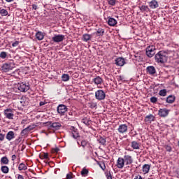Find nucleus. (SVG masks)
<instances>
[{"label":"nucleus","instance_id":"1","mask_svg":"<svg viewBox=\"0 0 179 179\" xmlns=\"http://www.w3.org/2000/svg\"><path fill=\"white\" fill-rule=\"evenodd\" d=\"M168 55L167 52L161 50L155 55V61L158 62V64H165V62H167Z\"/></svg>","mask_w":179,"mask_h":179},{"label":"nucleus","instance_id":"8","mask_svg":"<svg viewBox=\"0 0 179 179\" xmlns=\"http://www.w3.org/2000/svg\"><path fill=\"white\" fill-rule=\"evenodd\" d=\"M169 113H170V110L167 108H160L158 110V115H159V117H162V118H166V117L169 115Z\"/></svg>","mask_w":179,"mask_h":179},{"label":"nucleus","instance_id":"21","mask_svg":"<svg viewBox=\"0 0 179 179\" xmlns=\"http://www.w3.org/2000/svg\"><path fill=\"white\" fill-rule=\"evenodd\" d=\"M92 81L95 85H101V83H103V78L98 76L96 78H93Z\"/></svg>","mask_w":179,"mask_h":179},{"label":"nucleus","instance_id":"7","mask_svg":"<svg viewBox=\"0 0 179 179\" xmlns=\"http://www.w3.org/2000/svg\"><path fill=\"white\" fill-rule=\"evenodd\" d=\"M57 111L59 115H65V113L68 111V108L64 104H59L57 108Z\"/></svg>","mask_w":179,"mask_h":179},{"label":"nucleus","instance_id":"18","mask_svg":"<svg viewBox=\"0 0 179 179\" xmlns=\"http://www.w3.org/2000/svg\"><path fill=\"white\" fill-rule=\"evenodd\" d=\"M144 121H145V122H148V124H150V122L155 121V115H153L152 114L147 115L145 117Z\"/></svg>","mask_w":179,"mask_h":179},{"label":"nucleus","instance_id":"39","mask_svg":"<svg viewBox=\"0 0 179 179\" xmlns=\"http://www.w3.org/2000/svg\"><path fill=\"white\" fill-rule=\"evenodd\" d=\"M6 57H8V54L6 53V52H1L0 53V58L5 59V58H6Z\"/></svg>","mask_w":179,"mask_h":179},{"label":"nucleus","instance_id":"36","mask_svg":"<svg viewBox=\"0 0 179 179\" xmlns=\"http://www.w3.org/2000/svg\"><path fill=\"white\" fill-rule=\"evenodd\" d=\"M62 80H63V82H68V80H69V75L63 74L62 76Z\"/></svg>","mask_w":179,"mask_h":179},{"label":"nucleus","instance_id":"30","mask_svg":"<svg viewBox=\"0 0 179 179\" xmlns=\"http://www.w3.org/2000/svg\"><path fill=\"white\" fill-rule=\"evenodd\" d=\"M71 136L74 138L76 139V141H79V138H80V136L79 135V133L76 131H73L71 133Z\"/></svg>","mask_w":179,"mask_h":179},{"label":"nucleus","instance_id":"54","mask_svg":"<svg viewBox=\"0 0 179 179\" xmlns=\"http://www.w3.org/2000/svg\"><path fill=\"white\" fill-rule=\"evenodd\" d=\"M43 157H44V159H48V153H44Z\"/></svg>","mask_w":179,"mask_h":179},{"label":"nucleus","instance_id":"20","mask_svg":"<svg viewBox=\"0 0 179 179\" xmlns=\"http://www.w3.org/2000/svg\"><path fill=\"white\" fill-rule=\"evenodd\" d=\"M6 138L7 141H12V139H15V132L10 131L7 133Z\"/></svg>","mask_w":179,"mask_h":179},{"label":"nucleus","instance_id":"6","mask_svg":"<svg viewBox=\"0 0 179 179\" xmlns=\"http://www.w3.org/2000/svg\"><path fill=\"white\" fill-rule=\"evenodd\" d=\"M13 113V109L11 108H7L3 111L4 116L8 120H13V117H15V114Z\"/></svg>","mask_w":179,"mask_h":179},{"label":"nucleus","instance_id":"62","mask_svg":"<svg viewBox=\"0 0 179 179\" xmlns=\"http://www.w3.org/2000/svg\"><path fill=\"white\" fill-rule=\"evenodd\" d=\"M13 0H6V2H13Z\"/></svg>","mask_w":179,"mask_h":179},{"label":"nucleus","instance_id":"38","mask_svg":"<svg viewBox=\"0 0 179 179\" xmlns=\"http://www.w3.org/2000/svg\"><path fill=\"white\" fill-rule=\"evenodd\" d=\"M105 176L107 179H113V176H111V172L110 171H105Z\"/></svg>","mask_w":179,"mask_h":179},{"label":"nucleus","instance_id":"14","mask_svg":"<svg viewBox=\"0 0 179 179\" xmlns=\"http://www.w3.org/2000/svg\"><path fill=\"white\" fill-rule=\"evenodd\" d=\"M115 62L117 66H124V65H125V59L123 57H117L115 59Z\"/></svg>","mask_w":179,"mask_h":179},{"label":"nucleus","instance_id":"63","mask_svg":"<svg viewBox=\"0 0 179 179\" xmlns=\"http://www.w3.org/2000/svg\"><path fill=\"white\" fill-rule=\"evenodd\" d=\"M78 145H80L79 141H77Z\"/></svg>","mask_w":179,"mask_h":179},{"label":"nucleus","instance_id":"15","mask_svg":"<svg viewBox=\"0 0 179 179\" xmlns=\"http://www.w3.org/2000/svg\"><path fill=\"white\" fill-rule=\"evenodd\" d=\"M149 6L150 9H156L159 8V2L156 0H152L151 1L148 2Z\"/></svg>","mask_w":179,"mask_h":179},{"label":"nucleus","instance_id":"50","mask_svg":"<svg viewBox=\"0 0 179 179\" xmlns=\"http://www.w3.org/2000/svg\"><path fill=\"white\" fill-rule=\"evenodd\" d=\"M38 8L36 4H32V8L34 9V10H37Z\"/></svg>","mask_w":179,"mask_h":179},{"label":"nucleus","instance_id":"52","mask_svg":"<svg viewBox=\"0 0 179 179\" xmlns=\"http://www.w3.org/2000/svg\"><path fill=\"white\" fill-rule=\"evenodd\" d=\"M11 160H12L13 162H15V160H16V155H12V157H11Z\"/></svg>","mask_w":179,"mask_h":179},{"label":"nucleus","instance_id":"35","mask_svg":"<svg viewBox=\"0 0 179 179\" xmlns=\"http://www.w3.org/2000/svg\"><path fill=\"white\" fill-rule=\"evenodd\" d=\"M1 170L4 174H8V173H9V168L6 166H2Z\"/></svg>","mask_w":179,"mask_h":179},{"label":"nucleus","instance_id":"57","mask_svg":"<svg viewBox=\"0 0 179 179\" xmlns=\"http://www.w3.org/2000/svg\"><path fill=\"white\" fill-rule=\"evenodd\" d=\"M66 178H67V179H71V178H72V176H71V174L68 173V174L66 175Z\"/></svg>","mask_w":179,"mask_h":179},{"label":"nucleus","instance_id":"37","mask_svg":"<svg viewBox=\"0 0 179 179\" xmlns=\"http://www.w3.org/2000/svg\"><path fill=\"white\" fill-rule=\"evenodd\" d=\"M1 16H8V10L6 9L2 8L0 10Z\"/></svg>","mask_w":179,"mask_h":179},{"label":"nucleus","instance_id":"16","mask_svg":"<svg viewBox=\"0 0 179 179\" xmlns=\"http://www.w3.org/2000/svg\"><path fill=\"white\" fill-rule=\"evenodd\" d=\"M146 71L149 75H155L156 73V69L153 66H150L146 68Z\"/></svg>","mask_w":179,"mask_h":179},{"label":"nucleus","instance_id":"58","mask_svg":"<svg viewBox=\"0 0 179 179\" xmlns=\"http://www.w3.org/2000/svg\"><path fill=\"white\" fill-rule=\"evenodd\" d=\"M17 179H24V178H23V176L22 175H18Z\"/></svg>","mask_w":179,"mask_h":179},{"label":"nucleus","instance_id":"51","mask_svg":"<svg viewBox=\"0 0 179 179\" xmlns=\"http://www.w3.org/2000/svg\"><path fill=\"white\" fill-rule=\"evenodd\" d=\"M134 179H143L141 175H136Z\"/></svg>","mask_w":179,"mask_h":179},{"label":"nucleus","instance_id":"3","mask_svg":"<svg viewBox=\"0 0 179 179\" xmlns=\"http://www.w3.org/2000/svg\"><path fill=\"white\" fill-rule=\"evenodd\" d=\"M156 47L155 45H149L145 49V54L148 58H152L156 54Z\"/></svg>","mask_w":179,"mask_h":179},{"label":"nucleus","instance_id":"55","mask_svg":"<svg viewBox=\"0 0 179 179\" xmlns=\"http://www.w3.org/2000/svg\"><path fill=\"white\" fill-rule=\"evenodd\" d=\"M66 118H68V120H69V121H73V120H75V119H74L73 117H69V116H66Z\"/></svg>","mask_w":179,"mask_h":179},{"label":"nucleus","instance_id":"22","mask_svg":"<svg viewBox=\"0 0 179 179\" xmlns=\"http://www.w3.org/2000/svg\"><path fill=\"white\" fill-rule=\"evenodd\" d=\"M139 9L143 13H145V12H150V8H149V6H148L143 5L139 7Z\"/></svg>","mask_w":179,"mask_h":179},{"label":"nucleus","instance_id":"31","mask_svg":"<svg viewBox=\"0 0 179 179\" xmlns=\"http://www.w3.org/2000/svg\"><path fill=\"white\" fill-rule=\"evenodd\" d=\"M1 164H9L8 157H3L1 159Z\"/></svg>","mask_w":179,"mask_h":179},{"label":"nucleus","instance_id":"9","mask_svg":"<svg viewBox=\"0 0 179 179\" xmlns=\"http://www.w3.org/2000/svg\"><path fill=\"white\" fill-rule=\"evenodd\" d=\"M123 160L125 166H130V164L134 163V159L131 155H124Z\"/></svg>","mask_w":179,"mask_h":179},{"label":"nucleus","instance_id":"2","mask_svg":"<svg viewBox=\"0 0 179 179\" xmlns=\"http://www.w3.org/2000/svg\"><path fill=\"white\" fill-rule=\"evenodd\" d=\"M17 89L20 92L24 93L30 90V83L27 81L19 83L17 84Z\"/></svg>","mask_w":179,"mask_h":179},{"label":"nucleus","instance_id":"29","mask_svg":"<svg viewBox=\"0 0 179 179\" xmlns=\"http://www.w3.org/2000/svg\"><path fill=\"white\" fill-rule=\"evenodd\" d=\"M50 127L52 128H54L55 129H59L61 128L62 125L59 122H53L50 124Z\"/></svg>","mask_w":179,"mask_h":179},{"label":"nucleus","instance_id":"56","mask_svg":"<svg viewBox=\"0 0 179 179\" xmlns=\"http://www.w3.org/2000/svg\"><path fill=\"white\" fill-rule=\"evenodd\" d=\"M53 150H54V152H55V153H58L59 148H55Z\"/></svg>","mask_w":179,"mask_h":179},{"label":"nucleus","instance_id":"61","mask_svg":"<svg viewBox=\"0 0 179 179\" xmlns=\"http://www.w3.org/2000/svg\"><path fill=\"white\" fill-rule=\"evenodd\" d=\"M69 115H73V113L69 112Z\"/></svg>","mask_w":179,"mask_h":179},{"label":"nucleus","instance_id":"23","mask_svg":"<svg viewBox=\"0 0 179 179\" xmlns=\"http://www.w3.org/2000/svg\"><path fill=\"white\" fill-rule=\"evenodd\" d=\"M35 36L36 38H37L39 41H41V40L44 39V34H43L41 31L36 32Z\"/></svg>","mask_w":179,"mask_h":179},{"label":"nucleus","instance_id":"53","mask_svg":"<svg viewBox=\"0 0 179 179\" xmlns=\"http://www.w3.org/2000/svg\"><path fill=\"white\" fill-rule=\"evenodd\" d=\"M44 105H45V101H41L40 103H39V106L41 107L42 106H44Z\"/></svg>","mask_w":179,"mask_h":179},{"label":"nucleus","instance_id":"12","mask_svg":"<svg viewBox=\"0 0 179 179\" xmlns=\"http://www.w3.org/2000/svg\"><path fill=\"white\" fill-rule=\"evenodd\" d=\"M117 131L119 134H126V132H128V126L126 124H120Z\"/></svg>","mask_w":179,"mask_h":179},{"label":"nucleus","instance_id":"25","mask_svg":"<svg viewBox=\"0 0 179 179\" xmlns=\"http://www.w3.org/2000/svg\"><path fill=\"white\" fill-rule=\"evenodd\" d=\"M81 122H83V124H85L86 127H90V124H92V120L87 119V117H84L83 119H82Z\"/></svg>","mask_w":179,"mask_h":179},{"label":"nucleus","instance_id":"64","mask_svg":"<svg viewBox=\"0 0 179 179\" xmlns=\"http://www.w3.org/2000/svg\"><path fill=\"white\" fill-rule=\"evenodd\" d=\"M112 179H115V178H112Z\"/></svg>","mask_w":179,"mask_h":179},{"label":"nucleus","instance_id":"11","mask_svg":"<svg viewBox=\"0 0 179 179\" xmlns=\"http://www.w3.org/2000/svg\"><path fill=\"white\" fill-rule=\"evenodd\" d=\"M104 29L99 28L96 29V31L92 34V36H96V37H103L104 36Z\"/></svg>","mask_w":179,"mask_h":179},{"label":"nucleus","instance_id":"13","mask_svg":"<svg viewBox=\"0 0 179 179\" xmlns=\"http://www.w3.org/2000/svg\"><path fill=\"white\" fill-rule=\"evenodd\" d=\"M124 166H125L124 158L119 157L116 162V166L117 167V169H124Z\"/></svg>","mask_w":179,"mask_h":179},{"label":"nucleus","instance_id":"28","mask_svg":"<svg viewBox=\"0 0 179 179\" xmlns=\"http://www.w3.org/2000/svg\"><path fill=\"white\" fill-rule=\"evenodd\" d=\"M97 141L100 145H102L103 146H106V143L107 142L106 140V138L103 136H100L99 138H97Z\"/></svg>","mask_w":179,"mask_h":179},{"label":"nucleus","instance_id":"42","mask_svg":"<svg viewBox=\"0 0 179 179\" xmlns=\"http://www.w3.org/2000/svg\"><path fill=\"white\" fill-rule=\"evenodd\" d=\"M164 148L166 149V152H171V150H173V148L169 145H165Z\"/></svg>","mask_w":179,"mask_h":179},{"label":"nucleus","instance_id":"60","mask_svg":"<svg viewBox=\"0 0 179 179\" xmlns=\"http://www.w3.org/2000/svg\"><path fill=\"white\" fill-rule=\"evenodd\" d=\"M25 123H26V120H22L21 124H25Z\"/></svg>","mask_w":179,"mask_h":179},{"label":"nucleus","instance_id":"41","mask_svg":"<svg viewBox=\"0 0 179 179\" xmlns=\"http://www.w3.org/2000/svg\"><path fill=\"white\" fill-rule=\"evenodd\" d=\"M90 108H96L97 107V103L95 102H91L89 103Z\"/></svg>","mask_w":179,"mask_h":179},{"label":"nucleus","instance_id":"49","mask_svg":"<svg viewBox=\"0 0 179 179\" xmlns=\"http://www.w3.org/2000/svg\"><path fill=\"white\" fill-rule=\"evenodd\" d=\"M27 129H24L22 131H21V135H26V134H27Z\"/></svg>","mask_w":179,"mask_h":179},{"label":"nucleus","instance_id":"17","mask_svg":"<svg viewBox=\"0 0 179 179\" xmlns=\"http://www.w3.org/2000/svg\"><path fill=\"white\" fill-rule=\"evenodd\" d=\"M166 101L169 104H173V103H174V101H176V96L169 95V96L166 97Z\"/></svg>","mask_w":179,"mask_h":179},{"label":"nucleus","instance_id":"44","mask_svg":"<svg viewBox=\"0 0 179 179\" xmlns=\"http://www.w3.org/2000/svg\"><path fill=\"white\" fill-rule=\"evenodd\" d=\"M116 3H117V1H115V0H109L108 1V4L110 5L111 6H115Z\"/></svg>","mask_w":179,"mask_h":179},{"label":"nucleus","instance_id":"43","mask_svg":"<svg viewBox=\"0 0 179 179\" xmlns=\"http://www.w3.org/2000/svg\"><path fill=\"white\" fill-rule=\"evenodd\" d=\"M87 145V141H86V140H83L81 141L82 148H86Z\"/></svg>","mask_w":179,"mask_h":179},{"label":"nucleus","instance_id":"33","mask_svg":"<svg viewBox=\"0 0 179 179\" xmlns=\"http://www.w3.org/2000/svg\"><path fill=\"white\" fill-rule=\"evenodd\" d=\"M159 95L162 96V97H166V96H167V90L166 89L161 90L159 92Z\"/></svg>","mask_w":179,"mask_h":179},{"label":"nucleus","instance_id":"34","mask_svg":"<svg viewBox=\"0 0 179 179\" xmlns=\"http://www.w3.org/2000/svg\"><path fill=\"white\" fill-rule=\"evenodd\" d=\"M81 176L83 177H86L89 174V170H87L86 168H83L80 172Z\"/></svg>","mask_w":179,"mask_h":179},{"label":"nucleus","instance_id":"45","mask_svg":"<svg viewBox=\"0 0 179 179\" xmlns=\"http://www.w3.org/2000/svg\"><path fill=\"white\" fill-rule=\"evenodd\" d=\"M25 129H27V132H29V131H33V129H34V125H29Z\"/></svg>","mask_w":179,"mask_h":179},{"label":"nucleus","instance_id":"4","mask_svg":"<svg viewBox=\"0 0 179 179\" xmlns=\"http://www.w3.org/2000/svg\"><path fill=\"white\" fill-rule=\"evenodd\" d=\"M15 68V63L13 62H8L5 63L1 66L2 71L3 72H9V71H12Z\"/></svg>","mask_w":179,"mask_h":179},{"label":"nucleus","instance_id":"47","mask_svg":"<svg viewBox=\"0 0 179 179\" xmlns=\"http://www.w3.org/2000/svg\"><path fill=\"white\" fill-rule=\"evenodd\" d=\"M5 139V134L0 133V141L1 142H3Z\"/></svg>","mask_w":179,"mask_h":179},{"label":"nucleus","instance_id":"26","mask_svg":"<svg viewBox=\"0 0 179 179\" xmlns=\"http://www.w3.org/2000/svg\"><path fill=\"white\" fill-rule=\"evenodd\" d=\"M18 170L19 171H23L27 170V165L24 163H20L18 166Z\"/></svg>","mask_w":179,"mask_h":179},{"label":"nucleus","instance_id":"5","mask_svg":"<svg viewBox=\"0 0 179 179\" xmlns=\"http://www.w3.org/2000/svg\"><path fill=\"white\" fill-rule=\"evenodd\" d=\"M95 99L99 101L104 100L106 99V92L102 90H98L95 92Z\"/></svg>","mask_w":179,"mask_h":179},{"label":"nucleus","instance_id":"19","mask_svg":"<svg viewBox=\"0 0 179 179\" xmlns=\"http://www.w3.org/2000/svg\"><path fill=\"white\" fill-rule=\"evenodd\" d=\"M117 20L113 18V17H108V24L109 26H112V27H114L115 26V24H117Z\"/></svg>","mask_w":179,"mask_h":179},{"label":"nucleus","instance_id":"59","mask_svg":"<svg viewBox=\"0 0 179 179\" xmlns=\"http://www.w3.org/2000/svg\"><path fill=\"white\" fill-rule=\"evenodd\" d=\"M15 141H16V142L20 143L21 141H22V138H21L20 137H19V138H17Z\"/></svg>","mask_w":179,"mask_h":179},{"label":"nucleus","instance_id":"46","mask_svg":"<svg viewBox=\"0 0 179 179\" xmlns=\"http://www.w3.org/2000/svg\"><path fill=\"white\" fill-rule=\"evenodd\" d=\"M98 164L99 167L101 169V170H103V171L106 170V164L103 163V166H102L101 164L98 162Z\"/></svg>","mask_w":179,"mask_h":179},{"label":"nucleus","instance_id":"32","mask_svg":"<svg viewBox=\"0 0 179 179\" xmlns=\"http://www.w3.org/2000/svg\"><path fill=\"white\" fill-rule=\"evenodd\" d=\"M131 146L134 150L139 149V143L136 141H132L131 144Z\"/></svg>","mask_w":179,"mask_h":179},{"label":"nucleus","instance_id":"48","mask_svg":"<svg viewBox=\"0 0 179 179\" xmlns=\"http://www.w3.org/2000/svg\"><path fill=\"white\" fill-rule=\"evenodd\" d=\"M19 45V41H16L12 43V47H17Z\"/></svg>","mask_w":179,"mask_h":179},{"label":"nucleus","instance_id":"40","mask_svg":"<svg viewBox=\"0 0 179 179\" xmlns=\"http://www.w3.org/2000/svg\"><path fill=\"white\" fill-rule=\"evenodd\" d=\"M150 101L151 103H153L154 104L157 103V97L156 96H152L150 99Z\"/></svg>","mask_w":179,"mask_h":179},{"label":"nucleus","instance_id":"27","mask_svg":"<svg viewBox=\"0 0 179 179\" xmlns=\"http://www.w3.org/2000/svg\"><path fill=\"white\" fill-rule=\"evenodd\" d=\"M150 170V165L145 164L143 166V172L144 173V174H148Z\"/></svg>","mask_w":179,"mask_h":179},{"label":"nucleus","instance_id":"10","mask_svg":"<svg viewBox=\"0 0 179 179\" xmlns=\"http://www.w3.org/2000/svg\"><path fill=\"white\" fill-rule=\"evenodd\" d=\"M64 38H65V35L58 34L54 35L52 40L54 43H61L62 41H64Z\"/></svg>","mask_w":179,"mask_h":179},{"label":"nucleus","instance_id":"24","mask_svg":"<svg viewBox=\"0 0 179 179\" xmlns=\"http://www.w3.org/2000/svg\"><path fill=\"white\" fill-rule=\"evenodd\" d=\"M92 36L93 35H92V34H84L83 35V41H85V43H87V41H89L92 38Z\"/></svg>","mask_w":179,"mask_h":179}]
</instances>
